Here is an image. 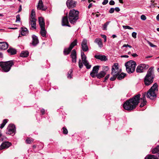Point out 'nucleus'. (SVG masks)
<instances>
[{"label": "nucleus", "instance_id": "nucleus-1", "mask_svg": "<svg viewBox=\"0 0 159 159\" xmlns=\"http://www.w3.org/2000/svg\"><path fill=\"white\" fill-rule=\"evenodd\" d=\"M140 94L134 96L127 100L123 104L124 108L127 111H131L134 109L139 102Z\"/></svg>", "mask_w": 159, "mask_h": 159}, {"label": "nucleus", "instance_id": "nucleus-2", "mask_svg": "<svg viewBox=\"0 0 159 159\" xmlns=\"http://www.w3.org/2000/svg\"><path fill=\"white\" fill-rule=\"evenodd\" d=\"M153 67H151L148 70L147 74L144 78L145 84L148 86L152 84L155 78Z\"/></svg>", "mask_w": 159, "mask_h": 159}, {"label": "nucleus", "instance_id": "nucleus-3", "mask_svg": "<svg viewBox=\"0 0 159 159\" xmlns=\"http://www.w3.org/2000/svg\"><path fill=\"white\" fill-rule=\"evenodd\" d=\"M79 12L74 9L70 10L69 12L68 18L70 23L74 24L79 19Z\"/></svg>", "mask_w": 159, "mask_h": 159}, {"label": "nucleus", "instance_id": "nucleus-4", "mask_svg": "<svg viewBox=\"0 0 159 159\" xmlns=\"http://www.w3.org/2000/svg\"><path fill=\"white\" fill-rule=\"evenodd\" d=\"M157 87L158 85L157 83H155L153 84L146 94V96L148 98L152 100H153L156 98V95L155 93V91H158Z\"/></svg>", "mask_w": 159, "mask_h": 159}, {"label": "nucleus", "instance_id": "nucleus-5", "mask_svg": "<svg viewBox=\"0 0 159 159\" xmlns=\"http://www.w3.org/2000/svg\"><path fill=\"white\" fill-rule=\"evenodd\" d=\"M136 64L135 61L130 60L125 63L127 72L129 74L133 73L135 70Z\"/></svg>", "mask_w": 159, "mask_h": 159}, {"label": "nucleus", "instance_id": "nucleus-6", "mask_svg": "<svg viewBox=\"0 0 159 159\" xmlns=\"http://www.w3.org/2000/svg\"><path fill=\"white\" fill-rule=\"evenodd\" d=\"M13 65V63L11 61L5 62H0V66L2 68V71L4 72H8Z\"/></svg>", "mask_w": 159, "mask_h": 159}, {"label": "nucleus", "instance_id": "nucleus-7", "mask_svg": "<svg viewBox=\"0 0 159 159\" xmlns=\"http://www.w3.org/2000/svg\"><path fill=\"white\" fill-rule=\"evenodd\" d=\"M111 70V74L113 76L110 78V80L113 81L115 80L120 74V71H118V65L117 63L114 64L112 67Z\"/></svg>", "mask_w": 159, "mask_h": 159}, {"label": "nucleus", "instance_id": "nucleus-8", "mask_svg": "<svg viewBox=\"0 0 159 159\" xmlns=\"http://www.w3.org/2000/svg\"><path fill=\"white\" fill-rule=\"evenodd\" d=\"M81 59L82 60V62L86 66L87 69H89L91 67V65L89 64L88 61L86 60V56L84 54L83 52L81 51Z\"/></svg>", "mask_w": 159, "mask_h": 159}, {"label": "nucleus", "instance_id": "nucleus-9", "mask_svg": "<svg viewBox=\"0 0 159 159\" xmlns=\"http://www.w3.org/2000/svg\"><path fill=\"white\" fill-rule=\"evenodd\" d=\"M149 67L148 65L144 64H141L138 66L136 69L137 73L143 72L144 70H147Z\"/></svg>", "mask_w": 159, "mask_h": 159}, {"label": "nucleus", "instance_id": "nucleus-10", "mask_svg": "<svg viewBox=\"0 0 159 159\" xmlns=\"http://www.w3.org/2000/svg\"><path fill=\"white\" fill-rule=\"evenodd\" d=\"M15 127L14 125L10 124L9 125L7 129L6 133L8 134H15Z\"/></svg>", "mask_w": 159, "mask_h": 159}, {"label": "nucleus", "instance_id": "nucleus-11", "mask_svg": "<svg viewBox=\"0 0 159 159\" xmlns=\"http://www.w3.org/2000/svg\"><path fill=\"white\" fill-rule=\"evenodd\" d=\"M77 44V40L75 39L70 44V47L68 48H65L64 51V53L65 55L68 54L74 46Z\"/></svg>", "mask_w": 159, "mask_h": 159}, {"label": "nucleus", "instance_id": "nucleus-12", "mask_svg": "<svg viewBox=\"0 0 159 159\" xmlns=\"http://www.w3.org/2000/svg\"><path fill=\"white\" fill-rule=\"evenodd\" d=\"M76 3V2L73 0H67L66 2L67 6L69 9L75 7Z\"/></svg>", "mask_w": 159, "mask_h": 159}, {"label": "nucleus", "instance_id": "nucleus-13", "mask_svg": "<svg viewBox=\"0 0 159 159\" xmlns=\"http://www.w3.org/2000/svg\"><path fill=\"white\" fill-rule=\"evenodd\" d=\"M87 40L85 39H84L82 42L81 48L83 51L86 52L89 50V48L87 45Z\"/></svg>", "mask_w": 159, "mask_h": 159}, {"label": "nucleus", "instance_id": "nucleus-14", "mask_svg": "<svg viewBox=\"0 0 159 159\" xmlns=\"http://www.w3.org/2000/svg\"><path fill=\"white\" fill-rule=\"evenodd\" d=\"M99 66H95L93 67L92 71L90 73V75L93 78L96 77V74H97L99 70Z\"/></svg>", "mask_w": 159, "mask_h": 159}, {"label": "nucleus", "instance_id": "nucleus-15", "mask_svg": "<svg viewBox=\"0 0 159 159\" xmlns=\"http://www.w3.org/2000/svg\"><path fill=\"white\" fill-rule=\"evenodd\" d=\"M11 145V143L8 142H5L2 143L0 146V150L8 148Z\"/></svg>", "mask_w": 159, "mask_h": 159}, {"label": "nucleus", "instance_id": "nucleus-16", "mask_svg": "<svg viewBox=\"0 0 159 159\" xmlns=\"http://www.w3.org/2000/svg\"><path fill=\"white\" fill-rule=\"evenodd\" d=\"M32 37V40L31 44L33 46H35L39 43L38 38L35 35H33Z\"/></svg>", "mask_w": 159, "mask_h": 159}, {"label": "nucleus", "instance_id": "nucleus-17", "mask_svg": "<svg viewBox=\"0 0 159 159\" xmlns=\"http://www.w3.org/2000/svg\"><path fill=\"white\" fill-rule=\"evenodd\" d=\"M62 26H66L68 27H70L69 25L67 16H64L63 17L62 20Z\"/></svg>", "mask_w": 159, "mask_h": 159}, {"label": "nucleus", "instance_id": "nucleus-18", "mask_svg": "<svg viewBox=\"0 0 159 159\" xmlns=\"http://www.w3.org/2000/svg\"><path fill=\"white\" fill-rule=\"evenodd\" d=\"M37 8L38 9L45 11L47 9V7H44L42 0H39L38 5Z\"/></svg>", "mask_w": 159, "mask_h": 159}, {"label": "nucleus", "instance_id": "nucleus-19", "mask_svg": "<svg viewBox=\"0 0 159 159\" xmlns=\"http://www.w3.org/2000/svg\"><path fill=\"white\" fill-rule=\"evenodd\" d=\"M8 46V45L6 42H0V50H5Z\"/></svg>", "mask_w": 159, "mask_h": 159}, {"label": "nucleus", "instance_id": "nucleus-20", "mask_svg": "<svg viewBox=\"0 0 159 159\" xmlns=\"http://www.w3.org/2000/svg\"><path fill=\"white\" fill-rule=\"evenodd\" d=\"M94 57L102 61H105L107 60V57L104 55H96L94 56Z\"/></svg>", "mask_w": 159, "mask_h": 159}, {"label": "nucleus", "instance_id": "nucleus-21", "mask_svg": "<svg viewBox=\"0 0 159 159\" xmlns=\"http://www.w3.org/2000/svg\"><path fill=\"white\" fill-rule=\"evenodd\" d=\"M71 57L72 58L73 62H76V52L75 49H73L71 52Z\"/></svg>", "mask_w": 159, "mask_h": 159}, {"label": "nucleus", "instance_id": "nucleus-22", "mask_svg": "<svg viewBox=\"0 0 159 159\" xmlns=\"http://www.w3.org/2000/svg\"><path fill=\"white\" fill-rule=\"evenodd\" d=\"M146 93H144L143 94V97L141 98V99L143 100L141 104L140 105V107H142L145 105L147 102L145 98Z\"/></svg>", "mask_w": 159, "mask_h": 159}, {"label": "nucleus", "instance_id": "nucleus-23", "mask_svg": "<svg viewBox=\"0 0 159 159\" xmlns=\"http://www.w3.org/2000/svg\"><path fill=\"white\" fill-rule=\"evenodd\" d=\"M29 24L31 25V27L33 29H36V19L29 20Z\"/></svg>", "mask_w": 159, "mask_h": 159}, {"label": "nucleus", "instance_id": "nucleus-24", "mask_svg": "<svg viewBox=\"0 0 159 159\" xmlns=\"http://www.w3.org/2000/svg\"><path fill=\"white\" fill-rule=\"evenodd\" d=\"M106 74V72L104 71H101L99 73L96 74V77L98 79H100L104 77Z\"/></svg>", "mask_w": 159, "mask_h": 159}, {"label": "nucleus", "instance_id": "nucleus-25", "mask_svg": "<svg viewBox=\"0 0 159 159\" xmlns=\"http://www.w3.org/2000/svg\"><path fill=\"white\" fill-rule=\"evenodd\" d=\"M39 21L40 28L45 27V22L43 18L42 17H39Z\"/></svg>", "mask_w": 159, "mask_h": 159}, {"label": "nucleus", "instance_id": "nucleus-26", "mask_svg": "<svg viewBox=\"0 0 159 159\" xmlns=\"http://www.w3.org/2000/svg\"><path fill=\"white\" fill-rule=\"evenodd\" d=\"M21 31V35L25 36L28 33V29L25 27H22Z\"/></svg>", "mask_w": 159, "mask_h": 159}, {"label": "nucleus", "instance_id": "nucleus-27", "mask_svg": "<svg viewBox=\"0 0 159 159\" xmlns=\"http://www.w3.org/2000/svg\"><path fill=\"white\" fill-rule=\"evenodd\" d=\"M94 42L96 43L100 48H102L103 46V44L102 42V40L100 38L96 39L94 41Z\"/></svg>", "mask_w": 159, "mask_h": 159}, {"label": "nucleus", "instance_id": "nucleus-28", "mask_svg": "<svg viewBox=\"0 0 159 159\" xmlns=\"http://www.w3.org/2000/svg\"><path fill=\"white\" fill-rule=\"evenodd\" d=\"M7 51L8 53H10L11 55H14L16 53V50L13 48H10L7 50Z\"/></svg>", "mask_w": 159, "mask_h": 159}, {"label": "nucleus", "instance_id": "nucleus-29", "mask_svg": "<svg viewBox=\"0 0 159 159\" xmlns=\"http://www.w3.org/2000/svg\"><path fill=\"white\" fill-rule=\"evenodd\" d=\"M29 52L28 51H22L20 54V56L23 57H25L29 55Z\"/></svg>", "mask_w": 159, "mask_h": 159}, {"label": "nucleus", "instance_id": "nucleus-30", "mask_svg": "<svg viewBox=\"0 0 159 159\" xmlns=\"http://www.w3.org/2000/svg\"><path fill=\"white\" fill-rule=\"evenodd\" d=\"M40 33L43 37H45L46 34V31L45 30V27H41Z\"/></svg>", "mask_w": 159, "mask_h": 159}, {"label": "nucleus", "instance_id": "nucleus-31", "mask_svg": "<svg viewBox=\"0 0 159 159\" xmlns=\"http://www.w3.org/2000/svg\"><path fill=\"white\" fill-rule=\"evenodd\" d=\"M35 11L34 9H33L31 11V13L30 14V20H33V19H36L35 18Z\"/></svg>", "mask_w": 159, "mask_h": 159}, {"label": "nucleus", "instance_id": "nucleus-32", "mask_svg": "<svg viewBox=\"0 0 159 159\" xmlns=\"http://www.w3.org/2000/svg\"><path fill=\"white\" fill-rule=\"evenodd\" d=\"M145 159H158V157L154 155H149L145 157Z\"/></svg>", "mask_w": 159, "mask_h": 159}, {"label": "nucleus", "instance_id": "nucleus-33", "mask_svg": "<svg viewBox=\"0 0 159 159\" xmlns=\"http://www.w3.org/2000/svg\"><path fill=\"white\" fill-rule=\"evenodd\" d=\"M126 75V74L122 73L120 74H119V75L117 77V79L118 80H121L123 79Z\"/></svg>", "mask_w": 159, "mask_h": 159}, {"label": "nucleus", "instance_id": "nucleus-34", "mask_svg": "<svg viewBox=\"0 0 159 159\" xmlns=\"http://www.w3.org/2000/svg\"><path fill=\"white\" fill-rule=\"evenodd\" d=\"M152 152L153 154L159 152V145H157L156 148H153L152 149Z\"/></svg>", "mask_w": 159, "mask_h": 159}, {"label": "nucleus", "instance_id": "nucleus-35", "mask_svg": "<svg viewBox=\"0 0 159 159\" xmlns=\"http://www.w3.org/2000/svg\"><path fill=\"white\" fill-rule=\"evenodd\" d=\"M73 70L72 69H70L68 71L67 74V78L68 79H71L72 74Z\"/></svg>", "mask_w": 159, "mask_h": 159}, {"label": "nucleus", "instance_id": "nucleus-36", "mask_svg": "<svg viewBox=\"0 0 159 159\" xmlns=\"http://www.w3.org/2000/svg\"><path fill=\"white\" fill-rule=\"evenodd\" d=\"M33 142V140L30 138H27L26 140V143L28 144H30Z\"/></svg>", "mask_w": 159, "mask_h": 159}, {"label": "nucleus", "instance_id": "nucleus-37", "mask_svg": "<svg viewBox=\"0 0 159 159\" xmlns=\"http://www.w3.org/2000/svg\"><path fill=\"white\" fill-rule=\"evenodd\" d=\"M110 22V21H107L104 24L103 27V30H107V27Z\"/></svg>", "mask_w": 159, "mask_h": 159}, {"label": "nucleus", "instance_id": "nucleus-38", "mask_svg": "<svg viewBox=\"0 0 159 159\" xmlns=\"http://www.w3.org/2000/svg\"><path fill=\"white\" fill-rule=\"evenodd\" d=\"M63 133L64 134H66L68 133V131L67 129L65 127H63Z\"/></svg>", "mask_w": 159, "mask_h": 159}, {"label": "nucleus", "instance_id": "nucleus-39", "mask_svg": "<svg viewBox=\"0 0 159 159\" xmlns=\"http://www.w3.org/2000/svg\"><path fill=\"white\" fill-rule=\"evenodd\" d=\"M123 27L124 29H128L129 30H131V29H133V28L132 27H130L129 26H127V25H123Z\"/></svg>", "mask_w": 159, "mask_h": 159}, {"label": "nucleus", "instance_id": "nucleus-40", "mask_svg": "<svg viewBox=\"0 0 159 159\" xmlns=\"http://www.w3.org/2000/svg\"><path fill=\"white\" fill-rule=\"evenodd\" d=\"M20 16L19 15H18L16 16V22L20 21Z\"/></svg>", "mask_w": 159, "mask_h": 159}, {"label": "nucleus", "instance_id": "nucleus-41", "mask_svg": "<svg viewBox=\"0 0 159 159\" xmlns=\"http://www.w3.org/2000/svg\"><path fill=\"white\" fill-rule=\"evenodd\" d=\"M137 33L135 32H133L132 34V36L134 39L136 38Z\"/></svg>", "mask_w": 159, "mask_h": 159}, {"label": "nucleus", "instance_id": "nucleus-42", "mask_svg": "<svg viewBox=\"0 0 159 159\" xmlns=\"http://www.w3.org/2000/svg\"><path fill=\"white\" fill-rule=\"evenodd\" d=\"M141 19L143 20H145L147 18L145 15H142L141 16Z\"/></svg>", "mask_w": 159, "mask_h": 159}, {"label": "nucleus", "instance_id": "nucleus-43", "mask_svg": "<svg viewBox=\"0 0 159 159\" xmlns=\"http://www.w3.org/2000/svg\"><path fill=\"white\" fill-rule=\"evenodd\" d=\"M115 11V9L113 8H110L109 11V13H113Z\"/></svg>", "mask_w": 159, "mask_h": 159}, {"label": "nucleus", "instance_id": "nucleus-44", "mask_svg": "<svg viewBox=\"0 0 159 159\" xmlns=\"http://www.w3.org/2000/svg\"><path fill=\"white\" fill-rule=\"evenodd\" d=\"M148 43L149 45H150V46H151V47H156V45H154L152 43L149 41H148Z\"/></svg>", "mask_w": 159, "mask_h": 159}, {"label": "nucleus", "instance_id": "nucleus-45", "mask_svg": "<svg viewBox=\"0 0 159 159\" xmlns=\"http://www.w3.org/2000/svg\"><path fill=\"white\" fill-rule=\"evenodd\" d=\"M115 4V2L112 0H111L109 2V4L111 5H113Z\"/></svg>", "mask_w": 159, "mask_h": 159}, {"label": "nucleus", "instance_id": "nucleus-46", "mask_svg": "<svg viewBox=\"0 0 159 159\" xmlns=\"http://www.w3.org/2000/svg\"><path fill=\"white\" fill-rule=\"evenodd\" d=\"M8 120L7 119H4L3 121V122L2 124H3V125H5L6 124Z\"/></svg>", "mask_w": 159, "mask_h": 159}, {"label": "nucleus", "instance_id": "nucleus-47", "mask_svg": "<svg viewBox=\"0 0 159 159\" xmlns=\"http://www.w3.org/2000/svg\"><path fill=\"white\" fill-rule=\"evenodd\" d=\"M108 0H104L102 2V4L103 5L106 4L108 3Z\"/></svg>", "mask_w": 159, "mask_h": 159}, {"label": "nucleus", "instance_id": "nucleus-48", "mask_svg": "<svg viewBox=\"0 0 159 159\" xmlns=\"http://www.w3.org/2000/svg\"><path fill=\"white\" fill-rule=\"evenodd\" d=\"M110 75H107L105 77V80L103 81V82H105L106 81V80L108 79Z\"/></svg>", "mask_w": 159, "mask_h": 159}, {"label": "nucleus", "instance_id": "nucleus-49", "mask_svg": "<svg viewBox=\"0 0 159 159\" xmlns=\"http://www.w3.org/2000/svg\"><path fill=\"white\" fill-rule=\"evenodd\" d=\"M123 47H129L130 48H132V46H131L130 45H129L128 44H124L123 45Z\"/></svg>", "mask_w": 159, "mask_h": 159}, {"label": "nucleus", "instance_id": "nucleus-50", "mask_svg": "<svg viewBox=\"0 0 159 159\" xmlns=\"http://www.w3.org/2000/svg\"><path fill=\"white\" fill-rule=\"evenodd\" d=\"M114 9H115V11L117 12L119 11L120 10L119 8L118 7H116Z\"/></svg>", "mask_w": 159, "mask_h": 159}, {"label": "nucleus", "instance_id": "nucleus-51", "mask_svg": "<svg viewBox=\"0 0 159 159\" xmlns=\"http://www.w3.org/2000/svg\"><path fill=\"white\" fill-rule=\"evenodd\" d=\"M41 112L42 113V114L43 115L44 114L45 112V110L44 109H42L41 110Z\"/></svg>", "mask_w": 159, "mask_h": 159}, {"label": "nucleus", "instance_id": "nucleus-52", "mask_svg": "<svg viewBox=\"0 0 159 159\" xmlns=\"http://www.w3.org/2000/svg\"><path fill=\"white\" fill-rule=\"evenodd\" d=\"M132 56L134 57H136L138 56V55L136 53H134L132 54Z\"/></svg>", "mask_w": 159, "mask_h": 159}, {"label": "nucleus", "instance_id": "nucleus-53", "mask_svg": "<svg viewBox=\"0 0 159 159\" xmlns=\"http://www.w3.org/2000/svg\"><path fill=\"white\" fill-rule=\"evenodd\" d=\"M121 57H126V58H128L129 57V56L127 55H122L121 56Z\"/></svg>", "mask_w": 159, "mask_h": 159}, {"label": "nucleus", "instance_id": "nucleus-54", "mask_svg": "<svg viewBox=\"0 0 159 159\" xmlns=\"http://www.w3.org/2000/svg\"><path fill=\"white\" fill-rule=\"evenodd\" d=\"M4 126H5L2 123V124H1L0 125V128L1 129H2L4 127Z\"/></svg>", "mask_w": 159, "mask_h": 159}, {"label": "nucleus", "instance_id": "nucleus-55", "mask_svg": "<svg viewBox=\"0 0 159 159\" xmlns=\"http://www.w3.org/2000/svg\"><path fill=\"white\" fill-rule=\"evenodd\" d=\"M21 10H22V7H21V6L20 5V7H19V8L18 12H20L21 11Z\"/></svg>", "mask_w": 159, "mask_h": 159}, {"label": "nucleus", "instance_id": "nucleus-56", "mask_svg": "<svg viewBox=\"0 0 159 159\" xmlns=\"http://www.w3.org/2000/svg\"><path fill=\"white\" fill-rule=\"evenodd\" d=\"M152 57V55L148 56H146L145 57V58L147 59V58H151Z\"/></svg>", "mask_w": 159, "mask_h": 159}, {"label": "nucleus", "instance_id": "nucleus-57", "mask_svg": "<svg viewBox=\"0 0 159 159\" xmlns=\"http://www.w3.org/2000/svg\"><path fill=\"white\" fill-rule=\"evenodd\" d=\"M92 6V3H90L88 7V8L89 9Z\"/></svg>", "mask_w": 159, "mask_h": 159}, {"label": "nucleus", "instance_id": "nucleus-58", "mask_svg": "<svg viewBox=\"0 0 159 159\" xmlns=\"http://www.w3.org/2000/svg\"><path fill=\"white\" fill-rule=\"evenodd\" d=\"M80 61H81L80 60ZM83 66V65L82 63L80 62V69Z\"/></svg>", "mask_w": 159, "mask_h": 159}, {"label": "nucleus", "instance_id": "nucleus-59", "mask_svg": "<svg viewBox=\"0 0 159 159\" xmlns=\"http://www.w3.org/2000/svg\"><path fill=\"white\" fill-rule=\"evenodd\" d=\"M156 18L158 20H159V14L157 16Z\"/></svg>", "mask_w": 159, "mask_h": 159}, {"label": "nucleus", "instance_id": "nucleus-60", "mask_svg": "<svg viewBox=\"0 0 159 159\" xmlns=\"http://www.w3.org/2000/svg\"><path fill=\"white\" fill-rule=\"evenodd\" d=\"M102 36L104 39L106 38V36L105 35H102Z\"/></svg>", "mask_w": 159, "mask_h": 159}, {"label": "nucleus", "instance_id": "nucleus-61", "mask_svg": "<svg viewBox=\"0 0 159 159\" xmlns=\"http://www.w3.org/2000/svg\"><path fill=\"white\" fill-rule=\"evenodd\" d=\"M10 29H12V30H16L17 29V28L15 27V28H9Z\"/></svg>", "mask_w": 159, "mask_h": 159}, {"label": "nucleus", "instance_id": "nucleus-62", "mask_svg": "<svg viewBox=\"0 0 159 159\" xmlns=\"http://www.w3.org/2000/svg\"><path fill=\"white\" fill-rule=\"evenodd\" d=\"M112 37L113 38H114L116 37V36L115 34H113L112 35Z\"/></svg>", "mask_w": 159, "mask_h": 159}, {"label": "nucleus", "instance_id": "nucleus-63", "mask_svg": "<svg viewBox=\"0 0 159 159\" xmlns=\"http://www.w3.org/2000/svg\"><path fill=\"white\" fill-rule=\"evenodd\" d=\"M119 0V1L120 2V3H123V2L122 0Z\"/></svg>", "mask_w": 159, "mask_h": 159}, {"label": "nucleus", "instance_id": "nucleus-64", "mask_svg": "<svg viewBox=\"0 0 159 159\" xmlns=\"http://www.w3.org/2000/svg\"><path fill=\"white\" fill-rule=\"evenodd\" d=\"M96 17H98L99 16V15L98 14H96Z\"/></svg>", "mask_w": 159, "mask_h": 159}]
</instances>
